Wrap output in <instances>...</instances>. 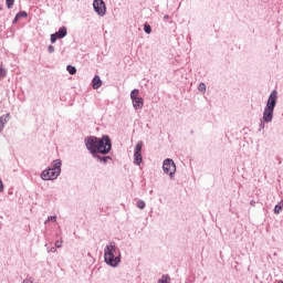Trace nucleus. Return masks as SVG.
<instances>
[{"label":"nucleus","instance_id":"nucleus-1","mask_svg":"<svg viewBox=\"0 0 283 283\" xmlns=\"http://www.w3.org/2000/svg\"><path fill=\"white\" fill-rule=\"evenodd\" d=\"M84 144L87 151L99 163L106 165L108 160H112V156H107L112 151V138H109V135H103L102 137L87 136L84 138Z\"/></svg>","mask_w":283,"mask_h":283},{"label":"nucleus","instance_id":"nucleus-2","mask_svg":"<svg viewBox=\"0 0 283 283\" xmlns=\"http://www.w3.org/2000/svg\"><path fill=\"white\" fill-rule=\"evenodd\" d=\"M120 250L116 247V242L111 241L108 244H106L104 249V262L112 266L113 269H116L120 264Z\"/></svg>","mask_w":283,"mask_h":283},{"label":"nucleus","instance_id":"nucleus-3","mask_svg":"<svg viewBox=\"0 0 283 283\" xmlns=\"http://www.w3.org/2000/svg\"><path fill=\"white\" fill-rule=\"evenodd\" d=\"M275 105H277V91L273 90L269 95L266 106L263 111V122L273 123V112H275Z\"/></svg>","mask_w":283,"mask_h":283},{"label":"nucleus","instance_id":"nucleus-4","mask_svg":"<svg viewBox=\"0 0 283 283\" xmlns=\"http://www.w3.org/2000/svg\"><path fill=\"white\" fill-rule=\"evenodd\" d=\"M164 174L170 177L171 180H174V177L176 176V163H174V159L167 158L164 160L163 164Z\"/></svg>","mask_w":283,"mask_h":283},{"label":"nucleus","instance_id":"nucleus-5","mask_svg":"<svg viewBox=\"0 0 283 283\" xmlns=\"http://www.w3.org/2000/svg\"><path fill=\"white\" fill-rule=\"evenodd\" d=\"M93 8L98 17H105L107 14V7L103 0H94Z\"/></svg>","mask_w":283,"mask_h":283},{"label":"nucleus","instance_id":"nucleus-6","mask_svg":"<svg viewBox=\"0 0 283 283\" xmlns=\"http://www.w3.org/2000/svg\"><path fill=\"white\" fill-rule=\"evenodd\" d=\"M143 142H139L136 146H135V151H134V164L137 165V167H139V165L143 163Z\"/></svg>","mask_w":283,"mask_h":283},{"label":"nucleus","instance_id":"nucleus-7","mask_svg":"<svg viewBox=\"0 0 283 283\" xmlns=\"http://www.w3.org/2000/svg\"><path fill=\"white\" fill-rule=\"evenodd\" d=\"M52 168L53 169V177H60L61 176V167L63 165V161L61 159H55L52 161Z\"/></svg>","mask_w":283,"mask_h":283},{"label":"nucleus","instance_id":"nucleus-8","mask_svg":"<svg viewBox=\"0 0 283 283\" xmlns=\"http://www.w3.org/2000/svg\"><path fill=\"white\" fill-rule=\"evenodd\" d=\"M54 169L48 168L41 172L42 180H56L59 177H54L53 175Z\"/></svg>","mask_w":283,"mask_h":283},{"label":"nucleus","instance_id":"nucleus-9","mask_svg":"<svg viewBox=\"0 0 283 283\" xmlns=\"http://www.w3.org/2000/svg\"><path fill=\"white\" fill-rule=\"evenodd\" d=\"M132 103L134 109H143V107L145 106V99H143V97H134L132 99Z\"/></svg>","mask_w":283,"mask_h":283},{"label":"nucleus","instance_id":"nucleus-10","mask_svg":"<svg viewBox=\"0 0 283 283\" xmlns=\"http://www.w3.org/2000/svg\"><path fill=\"white\" fill-rule=\"evenodd\" d=\"M10 120V113H7L6 115L0 116V134L6 129V125H8Z\"/></svg>","mask_w":283,"mask_h":283},{"label":"nucleus","instance_id":"nucleus-11","mask_svg":"<svg viewBox=\"0 0 283 283\" xmlns=\"http://www.w3.org/2000/svg\"><path fill=\"white\" fill-rule=\"evenodd\" d=\"M101 85H103V81L101 80V76L95 75L92 80V87L93 90L101 88Z\"/></svg>","mask_w":283,"mask_h":283},{"label":"nucleus","instance_id":"nucleus-12","mask_svg":"<svg viewBox=\"0 0 283 283\" xmlns=\"http://www.w3.org/2000/svg\"><path fill=\"white\" fill-rule=\"evenodd\" d=\"M56 33L60 38L65 39L67 36V28L61 27Z\"/></svg>","mask_w":283,"mask_h":283},{"label":"nucleus","instance_id":"nucleus-13","mask_svg":"<svg viewBox=\"0 0 283 283\" xmlns=\"http://www.w3.org/2000/svg\"><path fill=\"white\" fill-rule=\"evenodd\" d=\"M282 207H283V200L280 201V203H277L275 207H274V213L276 216H280V213H282Z\"/></svg>","mask_w":283,"mask_h":283},{"label":"nucleus","instance_id":"nucleus-14","mask_svg":"<svg viewBox=\"0 0 283 283\" xmlns=\"http://www.w3.org/2000/svg\"><path fill=\"white\" fill-rule=\"evenodd\" d=\"M169 282H171V277H169V275H163L157 283H169Z\"/></svg>","mask_w":283,"mask_h":283},{"label":"nucleus","instance_id":"nucleus-15","mask_svg":"<svg viewBox=\"0 0 283 283\" xmlns=\"http://www.w3.org/2000/svg\"><path fill=\"white\" fill-rule=\"evenodd\" d=\"M66 71L69 72V74L74 75L76 74V66L67 65Z\"/></svg>","mask_w":283,"mask_h":283},{"label":"nucleus","instance_id":"nucleus-16","mask_svg":"<svg viewBox=\"0 0 283 283\" xmlns=\"http://www.w3.org/2000/svg\"><path fill=\"white\" fill-rule=\"evenodd\" d=\"M8 76V70H6L3 66H0V78H6Z\"/></svg>","mask_w":283,"mask_h":283},{"label":"nucleus","instance_id":"nucleus-17","mask_svg":"<svg viewBox=\"0 0 283 283\" xmlns=\"http://www.w3.org/2000/svg\"><path fill=\"white\" fill-rule=\"evenodd\" d=\"M59 39H62V38H61V35H57L56 32L51 34V43L59 41Z\"/></svg>","mask_w":283,"mask_h":283},{"label":"nucleus","instance_id":"nucleus-18","mask_svg":"<svg viewBox=\"0 0 283 283\" xmlns=\"http://www.w3.org/2000/svg\"><path fill=\"white\" fill-rule=\"evenodd\" d=\"M199 92H202V94H205V92H207V85L205 83H200L198 86Z\"/></svg>","mask_w":283,"mask_h":283},{"label":"nucleus","instance_id":"nucleus-19","mask_svg":"<svg viewBox=\"0 0 283 283\" xmlns=\"http://www.w3.org/2000/svg\"><path fill=\"white\" fill-rule=\"evenodd\" d=\"M138 88H135V90H133L132 92H130V99H133V98H139L138 97Z\"/></svg>","mask_w":283,"mask_h":283},{"label":"nucleus","instance_id":"nucleus-20","mask_svg":"<svg viewBox=\"0 0 283 283\" xmlns=\"http://www.w3.org/2000/svg\"><path fill=\"white\" fill-rule=\"evenodd\" d=\"M144 32L146 34H149L151 32V25H149V23L144 24Z\"/></svg>","mask_w":283,"mask_h":283},{"label":"nucleus","instance_id":"nucleus-21","mask_svg":"<svg viewBox=\"0 0 283 283\" xmlns=\"http://www.w3.org/2000/svg\"><path fill=\"white\" fill-rule=\"evenodd\" d=\"M48 222H56V216L48 217V219L44 221V224H48Z\"/></svg>","mask_w":283,"mask_h":283},{"label":"nucleus","instance_id":"nucleus-22","mask_svg":"<svg viewBox=\"0 0 283 283\" xmlns=\"http://www.w3.org/2000/svg\"><path fill=\"white\" fill-rule=\"evenodd\" d=\"M19 19H21V18H24V19H27V17H28V12H25V11H20L19 13H17L15 14Z\"/></svg>","mask_w":283,"mask_h":283},{"label":"nucleus","instance_id":"nucleus-23","mask_svg":"<svg viewBox=\"0 0 283 283\" xmlns=\"http://www.w3.org/2000/svg\"><path fill=\"white\" fill-rule=\"evenodd\" d=\"M145 207H146L145 201H143V200H138V201H137V208H138V209H145Z\"/></svg>","mask_w":283,"mask_h":283},{"label":"nucleus","instance_id":"nucleus-24","mask_svg":"<svg viewBox=\"0 0 283 283\" xmlns=\"http://www.w3.org/2000/svg\"><path fill=\"white\" fill-rule=\"evenodd\" d=\"M6 3H7V8L10 10V8L14 6V0H6Z\"/></svg>","mask_w":283,"mask_h":283},{"label":"nucleus","instance_id":"nucleus-25","mask_svg":"<svg viewBox=\"0 0 283 283\" xmlns=\"http://www.w3.org/2000/svg\"><path fill=\"white\" fill-rule=\"evenodd\" d=\"M266 122H264V119L261 120L260 125H259V132H262L265 127V124Z\"/></svg>","mask_w":283,"mask_h":283},{"label":"nucleus","instance_id":"nucleus-26","mask_svg":"<svg viewBox=\"0 0 283 283\" xmlns=\"http://www.w3.org/2000/svg\"><path fill=\"white\" fill-rule=\"evenodd\" d=\"M23 283H34V279L32 276H29L23 280Z\"/></svg>","mask_w":283,"mask_h":283},{"label":"nucleus","instance_id":"nucleus-27","mask_svg":"<svg viewBox=\"0 0 283 283\" xmlns=\"http://www.w3.org/2000/svg\"><path fill=\"white\" fill-rule=\"evenodd\" d=\"M48 52H49V54H54V45H49Z\"/></svg>","mask_w":283,"mask_h":283},{"label":"nucleus","instance_id":"nucleus-28","mask_svg":"<svg viewBox=\"0 0 283 283\" xmlns=\"http://www.w3.org/2000/svg\"><path fill=\"white\" fill-rule=\"evenodd\" d=\"M55 247L56 249H61V247H63V241H55Z\"/></svg>","mask_w":283,"mask_h":283},{"label":"nucleus","instance_id":"nucleus-29","mask_svg":"<svg viewBox=\"0 0 283 283\" xmlns=\"http://www.w3.org/2000/svg\"><path fill=\"white\" fill-rule=\"evenodd\" d=\"M3 189H4L3 180L0 179V193H3Z\"/></svg>","mask_w":283,"mask_h":283},{"label":"nucleus","instance_id":"nucleus-30","mask_svg":"<svg viewBox=\"0 0 283 283\" xmlns=\"http://www.w3.org/2000/svg\"><path fill=\"white\" fill-rule=\"evenodd\" d=\"M19 19H20V18L15 15L14 19H13V21H12V23H13V24L17 23V22L19 21Z\"/></svg>","mask_w":283,"mask_h":283},{"label":"nucleus","instance_id":"nucleus-31","mask_svg":"<svg viewBox=\"0 0 283 283\" xmlns=\"http://www.w3.org/2000/svg\"><path fill=\"white\" fill-rule=\"evenodd\" d=\"M50 252L51 253H56V248H51Z\"/></svg>","mask_w":283,"mask_h":283},{"label":"nucleus","instance_id":"nucleus-32","mask_svg":"<svg viewBox=\"0 0 283 283\" xmlns=\"http://www.w3.org/2000/svg\"><path fill=\"white\" fill-rule=\"evenodd\" d=\"M250 205H251L252 207H255V201L252 200V201L250 202Z\"/></svg>","mask_w":283,"mask_h":283},{"label":"nucleus","instance_id":"nucleus-33","mask_svg":"<svg viewBox=\"0 0 283 283\" xmlns=\"http://www.w3.org/2000/svg\"><path fill=\"white\" fill-rule=\"evenodd\" d=\"M169 19V15H164V21H167Z\"/></svg>","mask_w":283,"mask_h":283},{"label":"nucleus","instance_id":"nucleus-34","mask_svg":"<svg viewBox=\"0 0 283 283\" xmlns=\"http://www.w3.org/2000/svg\"><path fill=\"white\" fill-rule=\"evenodd\" d=\"M279 283H283V281H280Z\"/></svg>","mask_w":283,"mask_h":283}]
</instances>
